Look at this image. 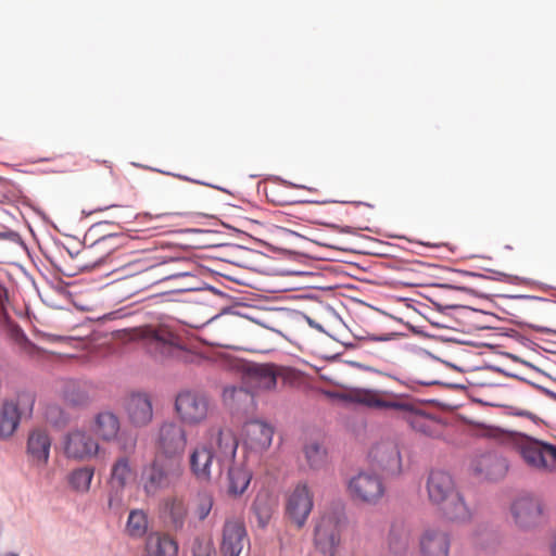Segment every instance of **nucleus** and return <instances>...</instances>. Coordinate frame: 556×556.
Instances as JSON below:
<instances>
[{
    "label": "nucleus",
    "instance_id": "1",
    "mask_svg": "<svg viewBox=\"0 0 556 556\" xmlns=\"http://www.w3.org/2000/svg\"><path fill=\"white\" fill-rule=\"evenodd\" d=\"M429 500L438 505L451 521H466L470 511L462 494L455 489L452 476L444 470H431L427 481Z\"/></svg>",
    "mask_w": 556,
    "mask_h": 556
},
{
    "label": "nucleus",
    "instance_id": "2",
    "mask_svg": "<svg viewBox=\"0 0 556 556\" xmlns=\"http://www.w3.org/2000/svg\"><path fill=\"white\" fill-rule=\"evenodd\" d=\"M185 472L184 463L154 457L141 468L139 485L147 496H155L159 492L175 488Z\"/></svg>",
    "mask_w": 556,
    "mask_h": 556
},
{
    "label": "nucleus",
    "instance_id": "3",
    "mask_svg": "<svg viewBox=\"0 0 556 556\" xmlns=\"http://www.w3.org/2000/svg\"><path fill=\"white\" fill-rule=\"evenodd\" d=\"M35 404L31 392H18L15 400H7L0 408V438H11L16 431L23 415L30 416Z\"/></svg>",
    "mask_w": 556,
    "mask_h": 556
},
{
    "label": "nucleus",
    "instance_id": "4",
    "mask_svg": "<svg viewBox=\"0 0 556 556\" xmlns=\"http://www.w3.org/2000/svg\"><path fill=\"white\" fill-rule=\"evenodd\" d=\"M156 443L160 457L184 463L187 433L182 426L174 421L164 422L160 427Z\"/></svg>",
    "mask_w": 556,
    "mask_h": 556
},
{
    "label": "nucleus",
    "instance_id": "5",
    "mask_svg": "<svg viewBox=\"0 0 556 556\" xmlns=\"http://www.w3.org/2000/svg\"><path fill=\"white\" fill-rule=\"evenodd\" d=\"M143 338L154 357H172L185 350L180 337L166 327H148Z\"/></svg>",
    "mask_w": 556,
    "mask_h": 556
},
{
    "label": "nucleus",
    "instance_id": "6",
    "mask_svg": "<svg viewBox=\"0 0 556 556\" xmlns=\"http://www.w3.org/2000/svg\"><path fill=\"white\" fill-rule=\"evenodd\" d=\"M175 409L181 421L192 426L198 425L207 416L208 401L199 392L182 391L176 396Z\"/></svg>",
    "mask_w": 556,
    "mask_h": 556
},
{
    "label": "nucleus",
    "instance_id": "7",
    "mask_svg": "<svg viewBox=\"0 0 556 556\" xmlns=\"http://www.w3.org/2000/svg\"><path fill=\"white\" fill-rule=\"evenodd\" d=\"M313 506V493L305 482H300L287 500L286 514L298 528H302L306 523Z\"/></svg>",
    "mask_w": 556,
    "mask_h": 556
},
{
    "label": "nucleus",
    "instance_id": "8",
    "mask_svg": "<svg viewBox=\"0 0 556 556\" xmlns=\"http://www.w3.org/2000/svg\"><path fill=\"white\" fill-rule=\"evenodd\" d=\"M518 451L523 462L535 469L547 468L546 456L556 462V445L527 435L518 445Z\"/></svg>",
    "mask_w": 556,
    "mask_h": 556
},
{
    "label": "nucleus",
    "instance_id": "9",
    "mask_svg": "<svg viewBox=\"0 0 556 556\" xmlns=\"http://www.w3.org/2000/svg\"><path fill=\"white\" fill-rule=\"evenodd\" d=\"M510 510L515 523L522 530L533 529L543 520L542 504L531 496H522L514 501Z\"/></svg>",
    "mask_w": 556,
    "mask_h": 556
},
{
    "label": "nucleus",
    "instance_id": "10",
    "mask_svg": "<svg viewBox=\"0 0 556 556\" xmlns=\"http://www.w3.org/2000/svg\"><path fill=\"white\" fill-rule=\"evenodd\" d=\"M349 490L354 498L366 503H377L384 494L380 477L371 472H359L353 477Z\"/></svg>",
    "mask_w": 556,
    "mask_h": 556
},
{
    "label": "nucleus",
    "instance_id": "11",
    "mask_svg": "<svg viewBox=\"0 0 556 556\" xmlns=\"http://www.w3.org/2000/svg\"><path fill=\"white\" fill-rule=\"evenodd\" d=\"M368 457L371 465L386 475H397L401 471V454L393 442L386 441L374 445Z\"/></svg>",
    "mask_w": 556,
    "mask_h": 556
},
{
    "label": "nucleus",
    "instance_id": "12",
    "mask_svg": "<svg viewBox=\"0 0 556 556\" xmlns=\"http://www.w3.org/2000/svg\"><path fill=\"white\" fill-rule=\"evenodd\" d=\"M470 469L472 473L480 479L496 481L506 475L508 464L506 459L497 453L486 452L472 459Z\"/></svg>",
    "mask_w": 556,
    "mask_h": 556
},
{
    "label": "nucleus",
    "instance_id": "13",
    "mask_svg": "<svg viewBox=\"0 0 556 556\" xmlns=\"http://www.w3.org/2000/svg\"><path fill=\"white\" fill-rule=\"evenodd\" d=\"M99 451L98 442L83 430L67 433L64 441V453L68 458L86 459L94 456Z\"/></svg>",
    "mask_w": 556,
    "mask_h": 556
},
{
    "label": "nucleus",
    "instance_id": "14",
    "mask_svg": "<svg viewBox=\"0 0 556 556\" xmlns=\"http://www.w3.org/2000/svg\"><path fill=\"white\" fill-rule=\"evenodd\" d=\"M341 543V535L331 519L324 518L314 530V545L319 554L334 556Z\"/></svg>",
    "mask_w": 556,
    "mask_h": 556
},
{
    "label": "nucleus",
    "instance_id": "15",
    "mask_svg": "<svg viewBox=\"0 0 556 556\" xmlns=\"http://www.w3.org/2000/svg\"><path fill=\"white\" fill-rule=\"evenodd\" d=\"M249 542L244 523L240 520H226L223 528L220 552L224 556H239L244 543Z\"/></svg>",
    "mask_w": 556,
    "mask_h": 556
},
{
    "label": "nucleus",
    "instance_id": "16",
    "mask_svg": "<svg viewBox=\"0 0 556 556\" xmlns=\"http://www.w3.org/2000/svg\"><path fill=\"white\" fill-rule=\"evenodd\" d=\"M244 379L256 389L273 390L277 386L279 376L278 367L275 364H248L244 368Z\"/></svg>",
    "mask_w": 556,
    "mask_h": 556
},
{
    "label": "nucleus",
    "instance_id": "17",
    "mask_svg": "<svg viewBox=\"0 0 556 556\" xmlns=\"http://www.w3.org/2000/svg\"><path fill=\"white\" fill-rule=\"evenodd\" d=\"M51 439L49 434L40 429L31 431L27 439L26 453L34 466L43 467L50 456Z\"/></svg>",
    "mask_w": 556,
    "mask_h": 556
},
{
    "label": "nucleus",
    "instance_id": "18",
    "mask_svg": "<svg viewBox=\"0 0 556 556\" xmlns=\"http://www.w3.org/2000/svg\"><path fill=\"white\" fill-rule=\"evenodd\" d=\"M422 556H448L451 538L445 531L427 529L419 541Z\"/></svg>",
    "mask_w": 556,
    "mask_h": 556
},
{
    "label": "nucleus",
    "instance_id": "19",
    "mask_svg": "<svg viewBox=\"0 0 556 556\" xmlns=\"http://www.w3.org/2000/svg\"><path fill=\"white\" fill-rule=\"evenodd\" d=\"M126 410L130 422L136 427L148 425L153 418V408L147 393H132L127 401Z\"/></svg>",
    "mask_w": 556,
    "mask_h": 556
},
{
    "label": "nucleus",
    "instance_id": "20",
    "mask_svg": "<svg viewBox=\"0 0 556 556\" xmlns=\"http://www.w3.org/2000/svg\"><path fill=\"white\" fill-rule=\"evenodd\" d=\"M244 435L251 447L265 450L270 446L274 429L267 422L253 419L244 425Z\"/></svg>",
    "mask_w": 556,
    "mask_h": 556
},
{
    "label": "nucleus",
    "instance_id": "21",
    "mask_svg": "<svg viewBox=\"0 0 556 556\" xmlns=\"http://www.w3.org/2000/svg\"><path fill=\"white\" fill-rule=\"evenodd\" d=\"M214 459V452L206 445H200L192 450L189 458L190 470L198 480L208 481L211 479V467Z\"/></svg>",
    "mask_w": 556,
    "mask_h": 556
},
{
    "label": "nucleus",
    "instance_id": "22",
    "mask_svg": "<svg viewBox=\"0 0 556 556\" xmlns=\"http://www.w3.org/2000/svg\"><path fill=\"white\" fill-rule=\"evenodd\" d=\"M121 428L118 417L109 410L100 412L94 417L93 433L105 442H111L118 434Z\"/></svg>",
    "mask_w": 556,
    "mask_h": 556
},
{
    "label": "nucleus",
    "instance_id": "23",
    "mask_svg": "<svg viewBox=\"0 0 556 556\" xmlns=\"http://www.w3.org/2000/svg\"><path fill=\"white\" fill-rule=\"evenodd\" d=\"M164 516L165 522L170 530L182 532L188 517L187 504L181 498L168 500L165 503Z\"/></svg>",
    "mask_w": 556,
    "mask_h": 556
},
{
    "label": "nucleus",
    "instance_id": "24",
    "mask_svg": "<svg viewBox=\"0 0 556 556\" xmlns=\"http://www.w3.org/2000/svg\"><path fill=\"white\" fill-rule=\"evenodd\" d=\"M147 556H177L178 543L167 534L151 533L146 544Z\"/></svg>",
    "mask_w": 556,
    "mask_h": 556
},
{
    "label": "nucleus",
    "instance_id": "25",
    "mask_svg": "<svg viewBox=\"0 0 556 556\" xmlns=\"http://www.w3.org/2000/svg\"><path fill=\"white\" fill-rule=\"evenodd\" d=\"M355 403L363 404L368 407L378 409H395L403 412H412L413 405L399 401H387L377 396L374 391L367 390L362 395H356L352 399Z\"/></svg>",
    "mask_w": 556,
    "mask_h": 556
},
{
    "label": "nucleus",
    "instance_id": "26",
    "mask_svg": "<svg viewBox=\"0 0 556 556\" xmlns=\"http://www.w3.org/2000/svg\"><path fill=\"white\" fill-rule=\"evenodd\" d=\"M252 479V473L242 465H232L227 473V491L230 495L239 496L248 489Z\"/></svg>",
    "mask_w": 556,
    "mask_h": 556
},
{
    "label": "nucleus",
    "instance_id": "27",
    "mask_svg": "<svg viewBox=\"0 0 556 556\" xmlns=\"http://www.w3.org/2000/svg\"><path fill=\"white\" fill-rule=\"evenodd\" d=\"M132 469L127 456L119 457L112 466L110 486L112 489L124 490Z\"/></svg>",
    "mask_w": 556,
    "mask_h": 556
},
{
    "label": "nucleus",
    "instance_id": "28",
    "mask_svg": "<svg viewBox=\"0 0 556 556\" xmlns=\"http://www.w3.org/2000/svg\"><path fill=\"white\" fill-rule=\"evenodd\" d=\"M220 456L233 459L236 457L238 441L230 429H218L214 438Z\"/></svg>",
    "mask_w": 556,
    "mask_h": 556
},
{
    "label": "nucleus",
    "instance_id": "29",
    "mask_svg": "<svg viewBox=\"0 0 556 556\" xmlns=\"http://www.w3.org/2000/svg\"><path fill=\"white\" fill-rule=\"evenodd\" d=\"M63 395L65 401L73 406H85L90 401L86 384L75 380L65 383Z\"/></svg>",
    "mask_w": 556,
    "mask_h": 556
},
{
    "label": "nucleus",
    "instance_id": "30",
    "mask_svg": "<svg viewBox=\"0 0 556 556\" xmlns=\"http://www.w3.org/2000/svg\"><path fill=\"white\" fill-rule=\"evenodd\" d=\"M412 415L408 418V424L416 432L425 434L426 437H435L438 434V422L434 418L425 413H417L413 408Z\"/></svg>",
    "mask_w": 556,
    "mask_h": 556
},
{
    "label": "nucleus",
    "instance_id": "31",
    "mask_svg": "<svg viewBox=\"0 0 556 556\" xmlns=\"http://www.w3.org/2000/svg\"><path fill=\"white\" fill-rule=\"evenodd\" d=\"M389 547L394 554H402L408 545V535L402 523L393 522L388 536Z\"/></svg>",
    "mask_w": 556,
    "mask_h": 556
},
{
    "label": "nucleus",
    "instance_id": "32",
    "mask_svg": "<svg viewBox=\"0 0 556 556\" xmlns=\"http://www.w3.org/2000/svg\"><path fill=\"white\" fill-rule=\"evenodd\" d=\"M148 529V517L141 509H132L129 513L126 531L132 538H141Z\"/></svg>",
    "mask_w": 556,
    "mask_h": 556
},
{
    "label": "nucleus",
    "instance_id": "33",
    "mask_svg": "<svg viewBox=\"0 0 556 556\" xmlns=\"http://www.w3.org/2000/svg\"><path fill=\"white\" fill-rule=\"evenodd\" d=\"M93 473V468L89 466L75 469L70 475V484L76 491L86 492L90 488Z\"/></svg>",
    "mask_w": 556,
    "mask_h": 556
},
{
    "label": "nucleus",
    "instance_id": "34",
    "mask_svg": "<svg viewBox=\"0 0 556 556\" xmlns=\"http://www.w3.org/2000/svg\"><path fill=\"white\" fill-rule=\"evenodd\" d=\"M454 273L459 274L465 277H471V278H479V279H486V280H493V281H511L513 276L505 274L500 270L495 269H486L488 274L477 273V271H470L465 269H452Z\"/></svg>",
    "mask_w": 556,
    "mask_h": 556
},
{
    "label": "nucleus",
    "instance_id": "35",
    "mask_svg": "<svg viewBox=\"0 0 556 556\" xmlns=\"http://www.w3.org/2000/svg\"><path fill=\"white\" fill-rule=\"evenodd\" d=\"M306 460L311 468H319L326 459V451L317 442L311 443L304 448Z\"/></svg>",
    "mask_w": 556,
    "mask_h": 556
},
{
    "label": "nucleus",
    "instance_id": "36",
    "mask_svg": "<svg viewBox=\"0 0 556 556\" xmlns=\"http://www.w3.org/2000/svg\"><path fill=\"white\" fill-rule=\"evenodd\" d=\"M113 441H116L121 452L125 453L126 455H130L136 450L137 434L131 431L119 429L118 434H116Z\"/></svg>",
    "mask_w": 556,
    "mask_h": 556
},
{
    "label": "nucleus",
    "instance_id": "37",
    "mask_svg": "<svg viewBox=\"0 0 556 556\" xmlns=\"http://www.w3.org/2000/svg\"><path fill=\"white\" fill-rule=\"evenodd\" d=\"M403 384H405L407 388H409L412 391H417V387L418 386H425V387H429V386H444L446 388H450V389H454V390H463L465 389V386L464 384H459V383H444L440 380H429V381H424V380H415V379H406V380H402L401 381Z\"/></svg>",
    "mask_w": 556,
    "mask_h": 556
},
{
    "label": "nucleus",
    "instance_id": "38",
    "mask_svg": "<svg viewBox=\"0 0 556 556\" xmlns=\"http://www.w3.org/2000/svg\"><path fill=\"white\" fill-rule=\"evenodd\" d=\"M192 556H215V548L211 540L197 536L191 547Z\"/></svg>",
    "mask_w": 556,
    "mask_h": 556
},
{
    "label": "nucleus",
    "instance_id": "39",
    "mask_svg": "<svg viewBox=\"0 0 556 556\" xmlns=\"http://www.w3.org/2000/svg\"><path fill=\"white\" fill-rule=\"evenodd\" d=\"M213 507V498L208 494L201 495L195 508V515L199 520H204L211 513Z\"/></svg>",
    "mask_w": 556,
    "mask_h": 556
},
{
    "label": "nucleus",
    "instance_id": "40",
    "mask_svg": "<svg viewBox=\"0 0 556 556\" xmlns=\"http://www.w3.org/2000/svg\"><path fill=\"white\" fill-rule=\"evenodd\" d=\"M123 491L124 490H119V489H112L110 490V493H109V507L110 509H113L115 511H119L123 506H124V503H123Z\"/></svg>",
    "mask_w": 556,
    "mask_h": 556
},
{
    "label": "nucleus",
    "instance_id": "41",
    "mask_svg": "<svg viewBox=\"0 0 556 556\" xmlns=\"http://www.w3.org/2000/svg\"><path fill=\"white\" fill-rule=\"evenodd\" d=\"M433 286L437 287V288H441V289H450V290L462 291V292H465V293H468V294H471V295H475V296H479V298L486 296L485 294L479 292L478 290L469 288V287H465V286H456V285H453V283H434Z\"/></svg>",
    "mask_w": 556,
    "mask_h": 556
},
{
    "label": "nucleus",
    "instance_id": "42",
    "mask_svg": "<svg viewBox=\"0 0 556 556\" xmlns=\"http://www.w3.org/2000/svg\"><path fill=\"white\" fill-rule=\"evenodd\" d=\"M396 336L395 332L390 333H383V334H367V336H361L355 337L358 340H368L374 342H386L392 340Z\"/></svg>",
    "mask_w": 556,
    "mask_h": 556
},
{
    "label": "nucleus",
    "instance_id": "43",
    "mask_svg": "<svg viewBox=\"0 0 556 556\" xmlns=\"http://www.w3.org/2000/svg\"><path fill=\"white\" fill-rule=\"evenodd\" d=\"M508 409H509V414L513 416L528 417L531 420H533L535 424H538V421H539V418L529 410L518 409L513 406H509Z\"/></svg>",
    "mask_w": 556,
    "mask_h": 556
},
{
    "label": "nucleus",
    "instance_id": "44",
    "mask_svg": "<svg viewBox=\"0 0 556 556\" xmlns=\"http://www.w3.org/2000/svg\"><path fill=\"white\" fill-rule=\"evenodd\" d=\"M433 305L437 307V311H439L440 313H445L448 309H456V308L463 307L462 305H458V304L443 305L439 302H433Z\"/></svg>",
    "mask_w": 556,
    "mask_h": 556
},
{
    "label": "nucleus",
    "instance_id": "45",
    "mask_svg": "<svg viewBox=\"0 0 556 556\" xmlns=\"http://www.w3.org/2000/svg\"><path fill=\"white\" fill-rule=\"evenodd\" d=\"M528 327H530L531 329H533L538 332H541V333H556V330H553V329H551L548 327H544V326L528 324Z\"/></svg>",
    "mask_w": 556,
    "mask_h": 556
},
{
    "label": "nucleus",
    "instance_id": "46",
    "mask_svg": "<svg viewBox=\"0 0 556 556\" xmlns=\"http://www.w3.org/2000/svg\"><path fill=\"white\" fill-rule=\"evenodd\" d=\"M15 338H16V341L20 343H28L29 342L28 338L26 337V334L24 333V331L21 328L16 329Z\"/></svg>",
    "mask_w": 556,
    "mask_h": 556
},
{
    "label": "nucleus",
    "instance_id": "47",
    "mask_svg": "<svg viewBox=\"0 0 556 556\" xmlns=\"http://www.w3.org/2000/svg\"><path fill=\"white\" fill-rule=\"evenodd\" d=\"M232 395L237 397L244 395L245 397L252 399V395L249 392H247L243 388H232Z\"/></svg>",
    "mask_w": 556,
    "mask_h": 556
},
{
    "label": "nucleus",
    "instance_id": "48",
    "mask_svg": "<svg viewBox=\"0 0 556 556\" xmlns=\"http://www.w3.org/2000/svg\"><path fill=\"white\" fill-rule=\"evenodd\" d=\"M103 260L102 258H99L98 261L96 262H92L90 264H83L80 266V269L83 270H90V269H93L96 267H99L101 264H102Z\"/></svg>",
    "mask_w": 556,
    "mask_h": 556
},
{
    "label": "nucleus",
    "instance_id": "49",
    "mask_svg": "<svg viewBox=\"0 0 556 556\" xmlns=\"http://www.w3.org/2000/svg\"><path fill=\"white\" fill-rule=\"evenodd\" d=\"M307 323H308V325H309L312 328H314V329H316V330H318V331H321V332H324V331H325V330H324V327H323L319 323L315 321L314 319H312V318H309V317L307 318Z\"/></svg>",
    "mask_w": 556,
    "mask_h": 556
},
{
    "label": "nucleus",
    "instance_id": "50",
    "mask_svg": "<svg viewBox=\"0 0 556 556\" xmlns=\"http://www.w3.org/2000/svg\"><path fill=\"white\" fill-rule=\"evenodd\" d=\"M514 298H517V299H526V300H535V301H542V302H547L546 299L544 298H540V296H534V295H515Z\"/></svg>",
    "mask_w": 556,
    "mask_h": 556
},
{
    "label": "nucleus",
    "instance_id": "51",
    "mask_svg": "<svg viewBox=\"0 0 556 556\" xmlns=\"http://www.w3.org/2000/svg\"><path fill=\"white\" fill-rule=\"evenodd\" d=\"M66 286H67V283H65L64 281L60 280V281H58V282L54 285V289H55L59 293H64V292H65V289H66Z\"/></svg>",
    "mask_w": 556,
    "mask_h": 556
},
{
    "label": "nucleus",
    "instance_id": "52",
    "mask_svg": "<svg viewBox=\"0 0 556 556\" xmlns=\"http://www.w3.org/2000/svg\"><path fill=\"white\" fill-rule=\"evenodd\" d=\"M112 223L111 222H108V220H104V222H99V223H96L93 224L91 227H90V231H96L98 230L99 228L103 227V226H108V225H111Z\"/></svg>",
    "mask_w": 556,
    "mask_h": 556
},
{
    "label": "nucleus",
    "instance_id": "53",
    "mask_svg": "<svg viewBox=\"0 0 556 556\" xmlns=\"http://www.w3.org/2000/svg\"><path fill=\"white\" fill-rule=\"evenodd\" d=\"M52 413H58V414H62V410L60 409L59 406H55V405H51L47 408V418L50 420V414Z\"/></svg>",
    "mask_w": 556,
    "mask_h": 556
},
{
    "label": "nucleus",
    "instance_id": "54",
    "mask_svg": "<svg viewBox=\"0 0 556 556\" xmlns=\"http://www.w3.org/2000/svg\"><path fill=\"white\" fill-rule=\"evenodd\" d=\"M349 364L355 368H358V369H364V370H372V368L368 367V366H365L358 362H349Z\"/></svg>",
    "mask_w": 556,
    "mask_h": 556
},
{
    "label": "nucleus",
    "instance_id": "55",
    "mask_svg": "<svg viewBox=\"0 0 556 556\" xmlns=\"http://www.w3.org/2000/svg\"><path fill=\"white\" fill-rule=\"evenodd\" d=\"M542 393L546 395L547 397L556 401V392L549 390V389H542Z\"/></svg>",
    "mask_w": 556,
    "mask_h": 556
},
{
    "label": "nucleus",
    "instance_id": "56",
    "mask_svg": "<svg viewBox=\"0 0 556 556\" xmlns=\"http://www.w3.org/2000/svg\"><path fill=\"white\" fill-rule=\"evenodd\" d=\"M207 290H210L212 293H214L216 295L226 296V294L223 291H220L219 289H217L216 287L207 286Z\"/></svg>",
    "mask_w": 556,
    "mask_h": 556
},
{
    "label": "nucleus",
    "instance_id": "57",
    "mask_svg": "<svg viewBox=\"0 0 556 556\" xmlns=\"http://www.w3.org/2000/svg\"><path fill=\"white\" fill-rule=\"evenodd\" d=\"M489 369L493 370V371H496V372H501L503 375L506 376V374H510L509 371H506L505 369L498 367V366H488Z\"/></svg>",
    "mask_w": 556,
    "mask_h": 556
},
{
    "label": "nucleus",
    "instance_id": "58",
    "mask_svg": "<svg viewBox=\"0 0 556 556\" xmlns=\"http://www.w3.org/2000/svg\"><path fill=\"white\" fill-rule=\"evenodd\" d=\"M527 383L529 386H531L532 388L536 389L538 391H540L541 393H542V389H546L545 387H543L541 384H538V383H535L533 381H530V380H528Z\"/></svg>",
    "mask_w": 556,
    "mask_h": 556
},
{
    "label": "nucleus",
    "instance_id": "59",
    "mask_svg": "<svg viewBox=\"0 0 556 556\" xmlns=\"http://www.w3.org/2000/svg\"><path fill=\"white\" fill-rule=\"evenodd\" d=\"M506 376H507V377L515 378V379H518V380H520V381H522V382H526V383H527V381H528V379H526V378H523V377H521V376H519V375H517V374H514V372H511V374H506Z\"/></svg>",
    "mask_w": 556,
    "mask_h": 556
},
{
    "label": "nucleus",
    "instance_id": "60",
    "mask_svg": "<svg viewBox=\"0 0 556 556\" xmlns=\"http://www.w3.org/2000/svg\"><path fill=\"white\" fill-rule=\"evenodd\" d=\"M111 237H114V235H113V233L102 235V236L97 240V243H99V242H101V241H104L105 239L111 238Z\"/></svg>",
    "mask_w": 556,
    "mask_h": 556
},
{
    "label": "nucleus",
    "instance_id": "61",
    "mask_svg": "<svg viewBox=\"0 0 556 556\" xmlns=\"http://www.w3.org/2000/svg\"><path fill=\"white\" fill-rule=\"evenodd\" d=\"M340 231L344 232V233H351L352 232V227L351 226L341 227Z\"/></svg>",
    "mask_w": 556,
    "mask_h": 556
},
{
    "label": "nucleus",
    "instance_id": "62",
    "mask_svg": "<svg viewBox=\"0 0 556 556\" xmlns=\"http://www.w3.org/2000/svg\"><path fill=\"white\" fill-rule=\"evenodd\" d=\"M0 556H20V555L17 553H15V552H8V553H4V554H2Z\"/></svg>",
    "mask_w": 556,
    "mask_h": 556
},
{
    "label": "nucleus",
    "instance_id": "63",
    "mask_svg": "<svg viewBox=\"0 0 556 556\" xmlns=\"http://www.w3.org/2000/svg\"><path fill=\"white\" fill-rule=\"evenodd\" d=\"M113 206L114 205H109V206H105V207H98V208L93 210L92 212H101V211H104V210L113 207Z\"/></svg>",
    "mask_w": 556,
    "mask_h": 556
},
{
    "label": "nucleus",
    "instance_id": "64",
    "mask_svg": "<svg viewBox=\"0 0 556 556\" xmlns=\"http://www.w3.org/2000/svg\"><path fill=\"white\" fill-rule=\"evenodd\" d=\"M444 363H445L447 366H450V367H452V368H454V369L460 370V368H459V367H457V366H456V365H454V364H451V363H448V362H444Z\"/></svg>",
    "mask_w": 556,
    "mask_h": 556
}]
</instances>
